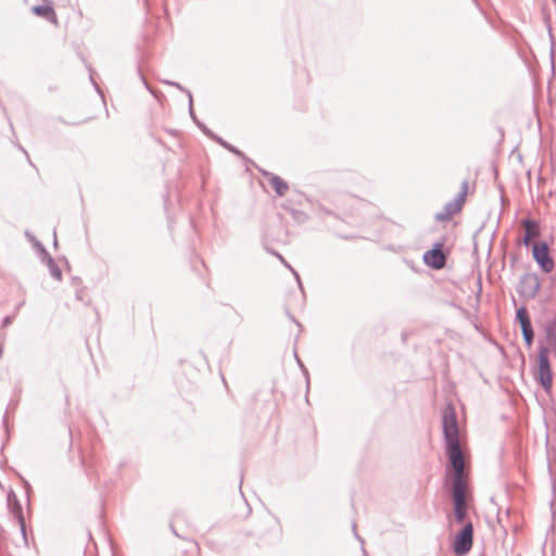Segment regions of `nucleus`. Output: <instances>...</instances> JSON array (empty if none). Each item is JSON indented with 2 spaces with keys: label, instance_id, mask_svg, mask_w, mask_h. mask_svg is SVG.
Masks as SVG:
<instances>
[{
  "label": "nucleus",
  "instance_id": "nucleus-1",
  "mask_svg": "<svg viewBox=\"0 0 556 556\" xmlns=\"http://www.w3.org/2000/svg\"><path fill=\"white\" fill-rule=\"evenodd\" d=\"M443 435L445 441V451L448 458L446 473L453 472L452 485L457 483L467 485L465 476V460L464 454L459 443V430L457 425L456 413L454 408L448 405L443 414Z\"/></svg>",
  "mask_w": 556,
  "mask_h": 556
},
{
  "label": "nucleus",
  "instance_id": "nucleus-2",
  "mask_svg": "<svg viewBox=\"0 0 556 556\" xmlns=\"http://www.w3.org/2000/svg\"><path fill=\"white\" fill-rule=\"evenodd\" d=\"M535 379L546 392L552 389L553 375L549 363V350L543 344L539 346Z\"/></svg>",
  "mask_w": 556,
  "mask_h": 556
},
{
  "label": "nucleus",
  "instance_id": "nucleus-3",
  "mask_svg": "<svg viewBox=\"0 0 556 556\" xmlns=\"http://www.w3.org/2000/svg\"><path fill=\"white\" fill-rule=\"evenodd\" d=\"M467 193L468 182L465 180L462 182L460 191L457 195L444 204L442 211L434 215V219L440 223L448 222L455 214L462 211Z\"/></svg>",
  "mask_w": 556,
  "mask_h": 556
},
{
  "label": "nucleus",
  "instance_id": "nucleus-4",
  "mask_svg": "<svg viewBox=\"0 0 556 556\" xmlns=\"http://www.w3.org/2000/svg\"><path fill=\"white\" fill-rule=\"evenodd\" d=\"M467 492L468 485L460 486L459 483L451 485V495L454 506L455 520L458 523H464L467 516Z\"/></svg>",
  "mask_w": 556,
  "mask_h": 556
},
{
  "label": "nucleus",
  "instance_id": "nucleus-5",
  "mask_svg": "<svg viewBox=\"0 0 556 556\" xmlns=\"http://www.w3.org/2000/svg\"><path fill=\"white\" fill-rule=\"evenodd\" d=\"M473 542V526L472 522H466L460 531H458L453 541V552L458 556H464L469 553Z\"/></svg>",
  "mask_w": 556,
  "mask_h": 556
},
{
  "label": "nucleus",
  "instance_id": "nucleus-6",
  "mask_svg": "<svg viewBox=\"0 0 556 556\" xmlns=\"http://www.w3.org/2000/svg\"><path fill=\"white\" fill-rule=\"evenodd\" d=\"M532 256L543 273L548 274L554 269L555 262L549 254V247L546 242L533 243Z\"/></svg>",
  "mask_w": 556,
  "mask_h": 556
},
{
  "label": "nucleus",
  "instance_id": "nucleus-7",
  "mask_svg": "<svg viewBox=\"0 0 556 556\" xmlns=\"http://www.w3.org/2000/svg\"><path fill=\"white\" fill-rule=\"evenodd\" d=\"M443 242H437L433 248L426 251L422 260L432 269H442L446 265V254L443 252Z\"/></svg>",
  "mask_w": 556,
  "mask_h": 556
},
{
  "label": "nucleus",
  "instance_id": "nucleus-8",
  "mask_svg": "<svg viewBox=\"0 0 556 556\" xmlns=\"http://www.w3.org/2000/svg\"><path fill=\"white\" fill-rule=\"evenodd\" d=\"M541 289V281L536 274L529 273L525 274L519 283L518 292L528 298V299H534L539 291Z\"/></svg>",
  "mask_w": 556,
  "mask_h": 556
},
{
  "label": "nucleus",
  "instance_id": "nucleus-9",
  "mask_svg": "<svg viewBox=\"0 0 556 556\" xmlns=\"http://www.w3.org/2000/svg\"><path fill=\"white\" fill-rule=\"evenodd\" d=\"M521 225L525 228V236H523V239H522V243L526 247H529L531 241L534 238H538L540 236L539 224L534 219L526 218V219H522Z\"/></svg>",
  "mask_w": 556,
  "mask_h": 556
},
{
  "label": "nucleus",
  "instance_id": "nucleus-10",
  "mask_svg": "<svg viewBox=\"0 0 556 556\" xmlns=\"http://www.w3.org/2000/svg\"><path fill=\"white\" fill-rule=\"evenodd\" d=\"M260 172L264 177L268 179L270 186L274 188L278 197H283L287 193L289 186L281 177L267 170L261 169Z\"/></svg>",
  "mask_w": 556,
  "mask_h": 556
},
{
  "label": "nucleus",
  "instance_id": "nucleus-11",
  "mask_svg": "<svg viewBox=\"0 0 556 556\" xmlns=\"http://www.w3.org/2000/svg\"><path fill=\"white\" fill-rule=\"evenodd\" d=\"M516 321L519 324L521 333L533 330L531 318L526 306H520L516 312Z\"/></svg>",
  "mask_w": 556,
  "mask_h": 556
},
{
  "label": "nucleus",
  "instance_id": "nucleus-12",
  "mask_svg": "<svg viewBox=\"0 0 556 556\" xmlns=\"http://www.w3.org/2000/svg\"><path fill=\"white\" fill-rule=\"evenodd\" d=\"M31 11L35 15L43 17L49 22L56 21L55 12L51 5H46V4L36 5V7H33Z\"/></svg>",
  "mask_w": 556,
  "mask_h": 556
},
{
  "label": "nucleus",
  "instance_id": "nucleus-13",
  "mask_svg": "<svg viewBox=\"0 0 556 556\" xmlns=\"http://www.w3.org/2000/svg\"><path fill=\"white\" fill-rule=\"evenodd\" d=\"M42 260L47 262L51 276L56 280H61L62 271L60 267L55 264L54 260L50 256V254L43 257Z\"/></svg>",
  "mask_w": 556,
  "mask_h": 556
},
{
  "label": "nucleus",
  "instance_id": "nucleus-14",
  "mask_svg": "<svg viewBox=\"0 0 556 556\" xmlns=\"http://www.w3.org/2000/svg\"><path fill=\"white\" fill-rule=\"evenodd\" d=\"M547 340L556 348V319L549 320L545 328Z\"/></svg>",
  "mask_w": 556,
  "mask_h": 556
},
{
  "label": "nucleus",
  "instance_id": "nucleus-15",
  "mask_svg": "<svg viewBox=\"0 0 556 556\" xmlns=\"http://www.w3.org/2000/svg\"><path fill=\"white\" fill-rule=\"evenodd\" d=\"M214 140L218 142L222 147L226 148L228 151L232 152L236 155H242L241 151L238 150L236 147L231 146L227 141H225L223 138L218 136H214Z\"/></svg>",
  "mask_w": 556,
  "mask_h": 556
},
{
  "label": "nucleus",
  "instance_id": "nucleus-16",
  "mask_svg": "<svg viewBox=\"0 0 556 556\" xmlns=\"http://www.w3.org/2000/svg\"><path fill=\"white\" fill-rule=\"evenodd\" d=\"M290 214L293 217V219L299 222V223H304V222H306L308 219L307 214L305 212H303V211L291 208L290 210Z\"/></svg>",
  "mask_w": 556,
  "mask_h": 556
},
{
  "label": "nucleus",
  "instance_id": "nucleus-17",
  "mask_svg": "<svg viewBox=\"0 0 556 556\" xmlns=\"http://www.w3.org/2000/svg\"><path fill=\"white\" fill-rule=\"evenodd\" d=\"M16 517L18 519V523H20V527H21V532L23 534V536L25 538L26 535V531H25V520H24V517H23V514H22V507L21 505L16 502Z\"/></svg>",
  "mask_w": 556,
  "mask_h": 556
},
{
  "label": "nucleus",
  "instance_id": "nucleus-18",
  "mask_svg": "<svg viewBox=\"0 0 556 556\" xmlns=\"http://www.w3.org/2000/svg\"><path fill=\"white\" fill-rule=\"evenodd\" d=\"M522 334V338H523V341H525V344L528 346V348H531L532 344H533V340H534V331L533 330H529V331H526Z\"/></svg>",
  "mask_w": 556,
  "mask_h": 556
},
{
  "label": "nucleus",
  "instance_id": "nucleus-19",
  "mask_svg": "<svg viewBox=\"0 0 556 556\" xmlns=\"http://www.w3.org/2000/svg\"><path fill=\"white\" fill-rule=\"evenodd\" d=\"M278 257L281 261V263L292 271V274L294 275V277L298 281L299 287L302 289V282H301L299 274L288 264V262L281 255H278Z\"/></svg>",
  "mask_w": 556,
  "mask_h": 556
},
{
  "label": "nucleus",
  "instance_id": "nucleus-20",
  "mask_svg": "<svg viewBox=\"0 0 556 556\" xmlns=\"http://www.w3.org/2000/svg\"><path fill=\"white\" fill-rule=\"evenodd\" d=\"M187 96L189 98V114H190L191 118L194 121V123L197 124V122H199V121H198V118H197V116L194 114L193 108H192V94H191V91H187Z\"/></svg>",
  "mask_w": 556,
  "mask_h": 556
},
{
  "label": "nucleus",
  "instance_id": "nucleus-21",
  "mask_svg": "<svg viewBox=\"0 0 556 556\" xmlns=\"http://www.w3.org/2000/svg\"><path fill=\"white\" fill-rule=\"evenodd\" d=\"M33 243L34 247L42 254V258L49 255L48 251L40 241L36 239Z\"/></svg>",
  "mask_w": 556,
  "mask_h": 556
},
{
  "label": "nucleus",
  "instance_id": "nucleus-22",
  "mask_svg": "<svg viewBox=\"0 0 556 556\" xmlns=\"http://www.w3.org/2000/svg\"><path fill=\"white\" fill-rule=\"evenodd\" d=\"M33 243L34 247L42 254V258L49 255L48 251L40 241L36 239Z\"/></svg>",
  "mask_w": 556,
  "mask_h": 556
},
{
  "label": "nucleus",
  "instance_id": "nucleus-23",
  "mask_svg": "<svg viewBox=\"0 0 556 556\" xmlns=\"http://www.w3.org/2000/svg\"><path fill=\"white\" fill-rule=\"evenodd\" d=\"M197 125L199 126V128L210 138H212L214 140V136H216L215 134L212 132L211 129H208L203 123L201 122H197Z\"/></svg>",
  "mask_w": 556,
  "mask_h": 556
},
{
  "label": "nucleus",
  "instance_id": "nucleus-24",
  "mask_svg": "<svg viewBox=\"0 0 556 556\" xmlns=\"http://www.w3.org/2000/svg\"><path fill=\"white\" fill-rule=\"evenodd\" d=\"M14 318H15V314H12V315H8V316H5V317L2 319V321H1V327H2V328H7V327H9V326L13 323Z\"/></svg>",
  "mask_w": 556,
  "mask_h": 556
},
{
  "label": "nucleus",
  "instance_id": "nucleus-25",
  "mask_svg": "<svg viewBox=\"0 0 556 556\" xmlns=\"http://www.w3.org/2000/svg\"><path fill=\"white\" fill-rule=\"evenodd\" d=\"M138 75H139V77H140V79H141V81H142L143 86H144V87H146V88H147V89H148L152 94H154V91L151 89V87L149 86V84H148L147 79L143 77V75H142V73H141V71H140L139 68H138Z\"/></svg>",
  "mask_w": 556,
  "mask_h": 556
},
{
  "label": "nucleus",
  "instance_id": "nucleus-26",
  "mask_svg": "<svg viewBox=\"0 0 556 556\" xmlns=\"http://www.w3.org/2000/svg\"><path fill=\"white\" fill-rule=\"evenodd\" d=\"M295 358H296V361H298L299 366L302 368V370H303V372H304V375H305V377H306L307 386H308V384H309V382H308V371H307V369L304 367L303 363L300 361V358H299L296 355H295Z\"/></svg>",
  "mask_w": 556,
  "mask_h": 556
},
{
  "label": "nucleus",
  "instance_id": "nucleus-27",
  "mask_svg": "<svg viewBox=\"0 0 556 556\" xmlns=\"http://www.w3.org/2000/svg\"><path fill=\"white\" fill-rule=\"evenodd\" d=\"M173 86L176 87L178 90L185 92L186 94H187V91H189L184 86H181L179 83L174 81Z\"/></svg>",
  "mask_w": 556,
  "mask_h": 556
},
{
  "label": "nucleus",
  "instance_id": "nucleus-28",
  "mask_svg": "<svg viewBox=\"0 0 556 556\" xmlns=\"http://www.w3.org/2000/svg\"><path fill=\"white\" fill-rule=\"evenodd\" d=\"M25 236L28 238L30 242H34L36 240L35 236L31 235L28 230L25 231Z\"/></svg>",
  "mask_w": 556,
  "mask_h": 556
},
{
  "label": "nucleus",
  "instance_id": "nucleus-29",
  "mask_svg": "<svg viewBox=\"0 0 556 556\" xmlns=\"http://www.w3.org/2000/svg\"><path fill=\"white\" fill-rule=\"evenodd\" d=\"M23 305H24V302H20V303L15 306L14 312H13V314H15V316L17 315L18 311L21 309V307H22Z\"/></svg>",
  "mask_w": 556,
  "mask_h": 556
},
{
  "label": "nucleus",
  "instance_id": "nucleus-30",
  "mask_svg": "<svg viewBox=\"0 0 556 556\" xmlns=\"http://www.w3.org/2000/svg\"><path fill=\"white\" fill-rule=\"evenodd\" d=\"M161 83L168 85V86H173V84H174V81L168 80V79H162Z\"/></svg>",
  "mask_w": 556,
  "mask_h": 556
},
{
  "label": "nucleus",
  "instance_id": "nucleus-31",
  "mask_svg": "<svg viewBox=\"0 0 556 556\" xmlns=\"http://www.w3.org/2000/svg\"><path fill=\"white\" fill-rule=\"evenodd\" d=\"M53 235H54V242H53V244H54V247H56V245H58L56 232L54 231V233H53Z\"/></svg>",
  "mask_w": 556,
  "mask_h": 556
},
{
  "label": "nucleus",
  "instance_id": "nucleus-32",
  "mask_svg": "<svg viewBox=\"0 0 556 556\" xmlns=\"http://www.w3.org/2000/svg\"><path fill=\"white\" fill-rule=\"evenodd\" d=\"M20 150H22L26 154V156L28 157L27 151L22 146H20Z\"/></svg>",
  "mask_w": 556,
  "mask_h": 556
},
{
  "label": "nucleus",
  "instance_id": "nucleus-33",
  "mask_svg": "<svg viewBox=\"0 0 556 556\" xmlns=\"http://www.w3.org/2000/svg\"><path fill=\"white\" fill-rule=\"evenodd\" d=\"M555 357H556V351H555Z\"/></svg>",
  "mask_w": 556,
  "mask_h": 556
},
{
  "label": "nucleus",
  "instance_id": "nucleus-34",
  "mask_svg": "<svg viewBox=\"0 0 556 556\" xmlns=\"http://www.w3.org/2000/svg\"><path fill=\"white\" fill-rule=\"evenodd\" d=\"M556 2V0H554Z\"/></svg>",
  "mask_w": 556,
  "mask_h": 556
}]
</instances>
